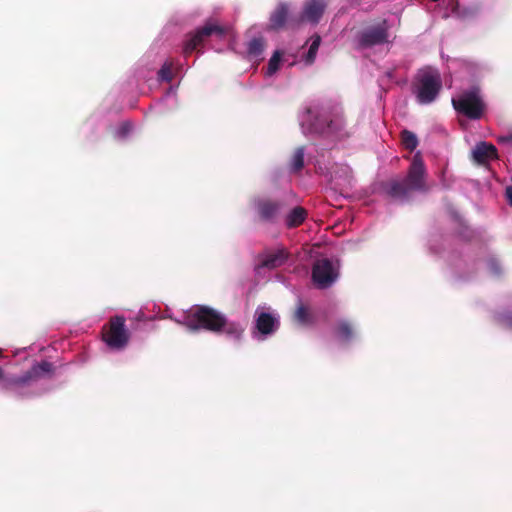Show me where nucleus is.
Here are the masks:
<instances>
[{
  "instance_id": "nucleus-1",
  "label": "nucleus",
  "mask_w": 512,
  "mask_h": 512,
  "mask_svg": "<svg viewBox=\"0 0 512 512\" xmlns=\"http://www.w3.org/2000/svg\"><path fill=\"white\" fill-rule=\"evenodd\" d=\"M183 324L191 331L206 330L213 333L222 331L239 338L243 332L236 323H229L224 314L205 305H196L184 315Z\"/></svg>"
},
{
  "instance_id": "nucleus-2",
  "label": "nucleus",
  "mask_w": 512,
  "mask_h": 512,
  "mask_svg": "<svg viewBox=\"0 0 512 512\" xmlns=\"http://www.w3.org/2000/svg\"><path fill=\"white\" fill-rule=\"evenodd\" d=\"M310 133L342 139L350 136L346 129L342 108L337 105L323 104L308 108Z\"/></svg>"
},
{
  "instance_id": "nucleus-3",
  "label": "nucleus",
  "mask_w": 512,
  "mask_h": 512,
  "mask_svg": "<svg viewBox=\"0 0 512 512\" xmlns=\"http://www.w3.org/2000/svg\"><path fill=\"white\" fill-rule=\"evenodd\" d=\"M52 372L53 364L48 361H41L33 365L21 375L7 374L0 367V389L23 397L28 395L27 389L32 383L43 378L45 375H50Z\"/></svg>"
},
{
  "instance_id": "nucleus-4",
  "label": "nucleus",
  "mask_w": 512,
  "mask_h": 512,
  "mask_svg": "<svg viewBox=\"0 0 512 512\" xmlns=\"http://www.w3.org/2000/svg\"><path fill=\"white\" fill-rule=\"evenodd\" d=\"M411 89L419 104L427 105L434 102L442 89L439 72L432 68L419 70L414 77Z\"/></svg>"
},
{
  "instance_id": "nucleus-5",
  "label": "nucleus",
  "mask_w": 512,
  "mask_h": 512,
  "mask_svg": "<svg viewBox=\"0 0 512 512\" xmlns=\"http://www.w3.org/2000/svg\"><path fill=\"white\" fill-rule=\"evenodd\" d=\"M226 32L225 27L219 25L216 21L208 20L203 26L187 35L183 46L184 55L188 56L193 51L203 47L205 42L212 36L218 39L223 38Z\"/></svg>"
},
{
  "instance_id": "nucleus-6",
  "label": "nucleus",
  "mask_w": 512,
  "mask_h": 512,
  "mask_svg": "<svg viewBox=\"0 0 512 512\" xmlns=\"http://www.w3.org/2000/svg\"><path fill=\"white\" fill-rule=\"evenodd\" d=\"M452 105L459 114L472 120L480 119L485 111V103L477 90L465 91L452 98Z\"/></svg>"
},
{
  "instance_id": "nucleus-7",
  "label": "nucleus",
  "mask_w": 512,
  "mask_h": 512,
  "mask_svg": "<svg viewBox=\"0 0 512 512\" xmlns=\"http://www.w3.org/2000/svg\"><path fill=\"white\" fill-rule=\"evenodd\" d=\"M130 339V334L125 326L123 316L111 317L108 324L103 328V340L107 346L114 350L124 349Z\"/></svg>"
},
{
  "instance_id": "nucleus-8",
  "label": "nucleus",
  "mask_w": 512,
  "mask_h": 512,
  "mask_svg": "<svg viewBox=\"0 0 512 512\" xmlns=\"http://www.w3.org/2000/svg\"><path fill=\"white\" fill-rule=\"evenodd\" d=\"M338 278V271L331 260H317L312 267V281L319 289L330 287Z\"/></svg>"
},
{
  "instance_id": "nucleus-9",
  "label": "nucleus",
  "mask_w": 512,
  "mask_h": 512,
  "mask_svg": "<svg viewBox=\"0 0 512 512\" xmlns=\"http://www.w3.org/2000/svg\"><path fill=\"white\" fill-rule=\"evenodd\" d=\"M285 206V202L280 199L258 198L254 201L259 220L270 224L277 222Z\"/></svg>"
},
{
  "instance_id": "nucleus-10",
  "label": "nucleus",
  "mask_w": 512,
  "mask_h": 512,
  "mask_svg": "<svg viewBox=\"0 0 512 512\" xmlns=\"http://www.w3.org/2000/svg\"><path fill=\"white\" fill-rule=\"evenodd\" d=\"M403 180L412 191H427L426 169L420 153L414 155L407 176Z\"/></svg>"
},
{
  "instance_id": "nucleus-11",
  "label": "nucleus",
  "mask_w": 512,
  "mask_h": 512,
  "mask_svg": "<svg viewBox=\"0 0 512 512\" xmlns=\"http://www.w3.org/2000/svg\"><path fill=\"white\" fill-rule=\"evenodd\" d=\"M388 36V26L387 22L384 20L377 26L363 30L359 35V45L363 48H370L384 44L388 41Z\"/></svg>"
},
{
  "instance_id": "nucleus-12",
  "label": "nucleus",
  "mask_w": 512,
  "mask_h": 512,
  "mask_svg": "<svg viewBox=\"0 0 512 512\" xmlns=\"http://www.w3.org/2000/svg\"><path fill=\"white\" fill-rule=\"evenodd\" d=\"M325 0H307L304 4L301 19L313 24H317L326 9Z\"/></svg>"
},
{
  "instance_id": "nucleus-13",
  "label": "nucleus",
  "mask_w": 512,
  "mask_h": 512,
  "mask_svg": "<svg viewBox=\"0 0 512 512\" xmlns=\"http://www.w3.org/2000/svg\"><path fill=\"white\" fill-rule=\"evenodd\" d=\"M383 191L393 199L406 200L412 191L404 180L392 179L382 184Z\"/></svg>"
},
{
  "instance_id": "nucleus-14",
  "label": "nucleus",
  "mask_w": 512,
  "mask_h": 512,
  "mask_svg": "<svg viewBox=\"0 0 512 512\" xmlns=\"http://www.w3.org/2000/svg\"><path fill=\"white\" fill-rule=\"evenodd\" d=\"M289 14V5L287 3H279L269 18L267 29L269 31H278L282 29L287 21Z\"/></svg>"
},
{
  "instance_id": "nucleus-15",
  "label": "nucleus",
  "mask_w": 512,
  "mask_h": 512,
  "mask_svg": "<svg viewBox=\"0 0 512 512\" xmlns=\"http://www.w3.org/2000/svg\"><path fill=\"white\" fill-rule=\"evenodd\" d=\"M288 256L289 253L285 248H278L275 251L266 253L259 266L268 269L277 268L286 262Z\"/></svg>"
},
{
  "instance_id": "nucleus-16",
  "label": "nucleus",
  "mask_w": 512,
  "mask_h": 512,
  "mask_svg": "<svg viewBox=\"0 0 512 512\" xmlns=\"http://www.w3.org/2000/svg\"><path fill=\"white\" fill-rule=\"evenodd\" d=\"M472 153L474 160L479 164H484L498 157L496 147L487 142L477 144Z\"/></svg>"
},
{
  "instance_id": "nucleus-17",
  "label": "nucleus",
  "mask_w": 512,
  "mask_h": 512,
  "mask_svg": "<svg viewBox=\"0 0 512 512\" xmlns=\"http://www.w3.org/2000/svg\"><path fill=\"white\" fill-rule=\"evenodd\" d=\"M278 320L270 313L260 312L256 318V329L263 335L272 334L278 327Z\"/></svg>"
},
{
  "instance_id": "nucleus-18",
  "label": "nucleus",
  "mask_w": 512,
  "mask_h": 512,
  "mask_svg": "<svg viewBox=\"0 0 512 512\" xmlns=\"http://www.w3.org/2000/svg\"><path fill=\"white\" fill-rule=\"evenodd\" d=\"M308 216L307 210L302 206H296L285 216V225L292 229L304 223Z\"/></svg>"
},
{
  "instance_id": "nucleus-19",
  "label": "nucleus",
  "mask_w": 512,
  "mask_h": 512,
  "mask_svg": "<svg viewBox=\"0 0 512 512\" xmlns=\"http://www.w3.org/2000/svg\"><path fill=\"white\" fill-rule=\"evenodd\" d=\"M336 336L341 342H349L354 337V329L351 323L345 320L338 322L336 326Z\"/></svg>"
},
{
  "instance_id": "nucleus-20",
  "label": "nucleus",
  "mask_w": 512,
  "mask_h": 512,
  "mask_svg": "<svg viewBox=\"0 0 512 512\" xmlns=\"http://www.w3.org/2000/svg\"><path fill=\"white\" fill-rule=\"evenodd\" d=\"M293 319L301 325L310 324L312 322V316L309 307L299 301L293 313Z\"/></svg>"
},
{
  "instance_id": "nucleus-21",
  "label": "nucleus",
  "mask_w": 512,
  "mask_h": 512,
  "mask_svg": "<svg viewBox=\"0 0 512 512\" xmlns=\"http://www.w3.org/2000/svg\"><path fill=\"white\" fill-rule=\"evenodd\" d=\"M304 154V147L296 148L290 160V169L292 172L297 173L303 169Z\"/></svg>"
},
{
  "instance_id": "nucleus-22",
  "label": "nucleus",
  "mask_w": 512,
  "mask_h": 512,
  "mask_svg": "<svg viewBox=\"0 0 512 512\" xmlns=\"http://www.w3.org/2000/svg\"><path fill=\"white\" fill-rule=\"evenodd\" d=\"M401 143L406 150L413 152L418 145V138L413 132L405 129L401 132Z\"/></svg>"
},
{
  "instance_id": "nucleus-23",
  "label": "nucleus",
  "mask_w": 512,
  "mask_h": 512,
  "mask_svg": "<svg viewBox=\"0 0 512 512\" xmlns=\"http://www.w3.org/2000/svg\"><path fill=\"white\" fill-rule=\"evenodd\" d=\"M265 41L262 37L253 38L249 41L247 52L250 56H260L264 51Z\"/></svg>"
},
{
  "instance_id": "nucleus-24",
  "label": "nucleus",
  "mask_w": 512,
  "mask_h": 512,
  "mask_svg": "<svg viewBox=\"0 0 512 512\" xmlns=\"http://www.w3.org/2000/svg\"><path fill=\"white\" fill-rule=\"evenodd\" d=\"M320 43H321V37L318 34L312 36L310 47L308 49L307 54L305 55V62L307 64H312L315 61L316 54L319 49Z\"/></svg>"
},
{
  "instance_id": "nucleus-25",
  "label": "nucleus",
  "mask_w": 512,
  "mask_h": 512,
  "mask_svg": "<svg viewBox=\"0 0 512 512\" xmlns=\"http://www.w3.org/2000/svg\"><path fill=\"white\" fill-rule=\"evenodd\" d=\"M282 57V53L280 51H275L272 55V57L269 60L268 67H267V75L271 76L273 75L278 69L280 60Z\"/></svg>"
},
{
  "instance_id": "nucleus-26",
  "label": "nucleus",
  "mask_w": 512,
  "mask_h": 512,
  "mask_svg": "<svg viewBox=\"0 0 512 512\" xmlns=\"http://www.w3.org/2000/svg\"><path fill=\"white\" fill-rule=\"evenodd\" d=\"M158 78L161 81L171 82L173 79L172 63L165 62L161 69L158 71Z\"/></svg>"
},
{
  "instance_id": "nucleus-27",
  "label": "nucleus",
  "mask_w": 512,
  "mask_h": 512,
  "mask_svg": "<svg viewBox=\"0 0 512 512\" xmlns=\"http://www.w3.org/2000/svg\"><path fill=\"white\" fill-rule=\"evenodd\" d=\"M120 129L123 134H126L130 131L131 125L128 122H124V123H122Z\"/></svg>"
},
{
  "instance_id": "nucleus-28",
  "label": "nucleus",
  "mask_w": 512,
  "mask_h": 512,
  "mask_svg": "<svg viewBox=\"0 0 512 512\" xmlns=\"http://www.w3.org/2000/svg\"><path fill=\"white\" fill-rule=\"evenodd\" d=\"M506 195H507L509 204L512 206V187L506 188Z\"/></svg>"
},
{
  "instance_id": "nucleus-29",
  "label": "nucleus",
  "mask_w": 512,
  "mask_h": 512,
  "mask_svg": "<svg viewBox=\"0 0 512 512\" xmlns=\"http://www.w3.org/2000/svg\"><path fill=\"white\" fill-rule=\"evenodd\" d=\"M386 75H387L388 78H392L393 77V71L392 70L391 71H387Z\"/></svg>"
},
{
  "instance_id": "nucleus-30",
  "label": "nucleus",
  "mask_w": 512,
  "mask_h": 512,
  "mask_svg": "<svg viewBox=\"0 0 512 512\" xmlns=\"http://www.w3.org/2000/svg\"><path fill=\"white\" fill-rule=\"evenodd\" d=\"M500 140H502V141L508 140V137H501Z\"/></svg>"
},
{
  "instance_id": "nucleus-31",
  "label": "nucleus",
  "mask_w": 512,
  "mask_h": 512,
  "mask_svg": "<svg viewBox=\"0 0 512 512\" xmlns=\"http://www.w3.org/2000/svg\"><path fill=\"white\" fill-rule=\"evenodd\" d=\"M2 354H3V350L0 349V358L2 357Z\"/></svg>"
}]
</instances>
